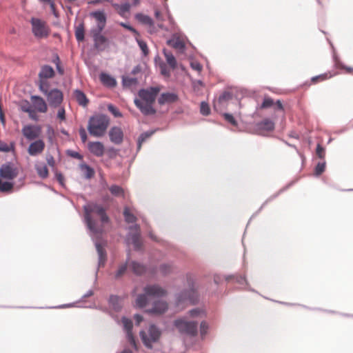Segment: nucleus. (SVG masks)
<instances>
[{
    "label": "nucleus",
    "instance_id": "4468645a",
    "mask_svg": "<svg viewBox=\"0 0 353 353\" xmlns=\"http://www.w3.org/2000/svg\"><path fill=\"white\" fill-rule=\"evenodd\" d=\"M110 141L114 144L119 145L123 140V132L119 127H112L109 132Z\"/></svg>",
    "mask_w": 353,
    "mask_h": 353
},
{
    "label": "nucleus",
    "instance_id": "7ed1b4c3",
    "mask_svg": "<svg viewBox=\"0 0 353 353\" xmlns=\"http://www.w3.org/2000/svg\"><path fill=\"white\" fill-rule=\"evenodd\" d=\"M109 125L108 117L99 114L90 118L87 128L90 135L94 137H101L105 134Z\"/></svg>",
    "mask_w": 353,
    "mask_h": 353
},
{
    "label": "nucleus",
    "instance_id": "69168bd1",
    "mask_svg": "<svg viewBox=\"0 0 353 353\" xmlns=\"http://www.w3.org/2000/svg\"><path fill=\"white\" fill-rule=\"evenodd\" d=\"M56 179L61 185H64V176L62 174L56 173Z\"/></svg>",
    "mask_w": 353,
    "mask_h": 353
},
{
    "label": "nucleus",
    "instance_id": "4d7b16f0",
    "mask_svg": "<svg viewBox=\"0 0 353 353\" xmlns=\"http://www.w3.org/2000/svg\"><path fill=\"white\" fill-rule=\"evenodd\" d=\"M79 135L83 143H85L88 139L86 132L83 128L79 129Z\"/></svg>",
    "mask_w": 353,
    "mask_h": 353
},
{
    "label": "nucleus",
    "instance_id": "a19ab883",
    "mask_svg": "<svg viewBox=\"0 0 353 353\" xmlns=\"http://www.w3.org/2000/svg\"><path fill=\"white\" fill-rule=\"evenodd\" d=\"M105 27L103 25H97V28H92L91 30V35L93 37V39L98 37L99 36L102 35L101 32L104 29Z\"/></svg>",
    "mask_w": 353,
    "mask_h": 353
},
{
    "label": "nucleus",
    "instance_id": "9d476101",
    "mask_svg": "<svg viewBox=\"0 0 353 353\" xmlns=\"http://www.w3.org/2000/svg\"><path fill=\"white\" fill-rule=\"evenodd\" d=\"M130 230L133 231V234H129L128 236V242L133 244L136 250H139L141 247V241L140 238V227L139 225H134L130 227Z\"/></svg>",
    "mask_w": 353,
    "mask_h": 353
},
{
    "label": "nucleus",
    "instance_id": "dca6fc26",
    "mask_svg": "<svg viewBox=\"0 0 353 353\" xmlns=\"http://www.w3.org/2000/svg\"><path fill=\"white\" fill-rule=\"evenodd\" d=\"M31 102L33 108L39 112H46L48 110L47 104L45 101L40 97L32 96Z\"/></svg>",
    "mask_w": 353,
    "mask_h": 353
},
{
    "label": "nucleus",
    "instance_id": "cd10ccee",
    "mask_svg": "<svg viewBox=\"0 0 353 353\" xmlns=\"http://www.w3.org/2000/svg\"><path fill=\"white\" fill-rule=\"evenodd\" d=\"M91 16L98 21L97 25H103V27L105 26L106 17L103 12L95 11L91 13Z\"/></svg>",
    "mask_w": 353,
    "mask_h": 353
},
{
    "label": "nucleus",
    "instance_id": "a211bd4d",
    "mask_svg": "<svg viewBox=\"0 0 353 353\" xmlns=\"http://www.w3.org/2000/svg\"><path fill=\"white\" fill-rule=\"evenodd\" d=\"M168 310V304L165 301H156L151 310H147L149 313L161 314L164 313Z\"/></svg>",
    "mask_w": 353,
    "mask_h": 353
},
{
    "label": "nucleus",
    "instance_id": "49530a36",
    "mask_svg": "<svg viewBox=\"0 0 353 353\" xmlns=\"http://www.w3.org/2000/svg\"><path fill=\"white\" fill-rule=\"evenodd\" d=\"M160 68H161V73L165 76V77H170V70L168 68L165 63H162L160 64Z\"/></svg>",
    "mask_w": 353,
    "mask_h": 353
},
{
    "label": "nucleus",
    "instance_id": "6e6552de",
    "mask_svg": "<svg viewBox=\"0 0 353 353\" xmlns=\"http://www.w3.org/2000/svg\"><path fill=\"white\" fill-rule=\"evenodd\" d=\"M42 128L39 125H26L23 127L21 132L24 137L29 141L35 140L41 134Z\"/></svg>",
    "mask_w": 353,
    "mask_h": 353
},
{
    "label": "nucleus",
    "instance_id": "864d4df0",
    "mask_svg": "<svg viewBox=\"0 0 353 353\" xmlns=\"http://www.w3.org/2000/svg\"><path fill=\"white\" fill-rule=\"evenodd\" d=\"M160 270L163 274H168L172 270V266L168 264L161 265Z\"/></svg>",
    "mask_w": 353,
    "mask_h": 353
},
{
    "label": "nucleus",
    "instance_id": "4c0bfd02",
    "mask_svg": "<svg viewBox=\"0 0 353 353\" xmlns=\"http://www.w3.org/2000/svg\"><path fill=\"white\" fill-rule=\"evenodd\" d=\"M49 86L50 85L47 79H39V89L46 95L49 92Z\"/></svg>",
    "mask_w": 353,
    "mask_h": 353
},
{
    "label": "nucleus",
    "instance_id": "774afa93",
    "mask_svg": "<svg viewBox=\"0 0 353 353\" xmlns=\"http://www.w3.org/2000/svg\"><path fill=\"white\" fill-rule=\"evenodd\" d=\"M191 66L192 69L196 71H201L202 69V66L199 63H192Z\"/></svg>",
    "mask_w": 353,
    "mask_h": 353
},
{
    "label": "nucleus",
    "instance_id": "393cba45",
    "mask_svg": "<svg viewBox=\"0 0 353 353\" xmlns=\"http://www.w3.org/2000/svg\"><path fill=\"white\" fill-rule=\"evenodd\" d=\"M259 130L264 131H272L274 129V123L269 119H265L257 123Z\"/></svg>",
    "mask_w": 353,
    "mask_h": 353
},
{
    "label": "nucleus",
    "instance_id": "c03bdc74",
    "mask_svg": "<svg viewBox=\"0 0 353 353\" xmlns=\"http://www.w3.org/2000/svg\"><path fill=\"white\" fill-rule=\"evenodd\" d=\"M108 110L115 117H121L122 114L120 112V111L118 110L117 108H116L114 105L112 104H109L108 105Z\"/></svg>",
    "mask_w": 353,
    "mask_h": 353
},
{
    "label": "nucleus",
    "instance_id": "5701e85b",
    "mask_svg": "<svg viewBox=\"0 0 353 353\" xmlns=\"http://www.w3.org/2000/svg\"><path fill=\"white\" fill-rule=\"evenodd\" d=\"M100 80L102 83L107 87L113 88L117 84L115 79L110 75L105 73L101 74Z\"/></svg>",
    "mask_w": 353,
    "mask_h": 353
},
{
    "label": "nucleus",
    "instance_id": "13d9d810",
    "mask_svg": "<svg viewBox=\"0 0 353 353\" xmlns=\"http://www.w3.org/2000/svg\"><path fill=\"white\" fill-rule=\"evenodd\" d=\"M126 268H127V267L125 265H121L116 273L115 277L119 278V277L121 276L125 272Z\"/></svg>",
    "mask_w": 353,
    "mask_h": 353
},
{
    "label": "nucleus",
    "instance_id": "ddd939ff",
    "mask_svg": "<svg viewBox=\"0 0 353 353\" xmlns=\"http://www.w3.org/2000/svg\"><path fill=\"white\" fill-rule=\"evenodd\" d=\"M88 148L96 157H102L105 153V147L100 141H90L88 143Z\"/></svg>",
    "mask_w": 353,
    "mask_h": 353
},
{
    "label": "nucleus",
    "instance_id": "de8ad7c7",
    "mask_svg": "<svg viewBox=\"0 0 353 353\" xmlns=\"http://www.w3.org/2000/svg\"><path fill=\"white\" fill-rule=\"evenodd\" d=\"M131 6L129 3L121 4L119 7L120 14H123L125 12H128L130 10Z\"/></svg>",
    "mask_w": 353,
    "mask_h": 353
},
{
    "label": "nucleus",
    "instance_id": "c9c22d12",
    "mask_svg": "<svg viewBox=\"0 0 353 353\" xmlns=\"http://www.w3.org/2000/svg\"><path fill=\"white\" fill-rule=\"evenodd\" d=\"M111 194L115 196H124L123 189L117 185H113L109 188Z\"/></svg>",
    "mask_w": 353,
    "mask_h": 353
},
{
    "label": "nucleus",
    "instance_id": "6e6d98bb",
    "mask_svg": "<svg viewBox=\"0 0 353 353\" xmlns=\"http://www.w3.org/2000/svg\"><path fill=\"white\" fill-rule=\"evenodd\" d=\"M121 26H123V28H126L127 30H130V32H132L134 34L135 37H137V36L139 37V32L131 26L128 25L125 23H121Z\"/></svg>",
    "mask_w": 353,
    "mask_h": 353
},
{
    "label": "nucleus",
    "instance_id": "2f4dec72",
    "mask_svg": "<svg viewBox=\"0 0 353 353\" xmlns=\"http://www.w3.org/2000/svg\"><path fill=\"white\" fill-rule=\"evenodd\" d=\"M136 19L141 23L148 25L150 26H153L154 23L152 19L148 17V15H145L141 13H139L136 14Z\"/></svg>",
    "mask_w": 353,
    "mask_h": 353
},
{
    "label": "nucleus",
    "instance_id": "f03ea898",
    "mask_svg": "<svg viewBox=\"0 0 353 353\" xmlns=\"http://www.w3.org/2000/svg\"><path fill=\"white\" fill-rule=\"evenodd\" d=\"M85 219L89 229L94 233H101L103 228L98 227L97 222L92 219V215L96 214L99 216L103 224L109 222V218L105 213V209L97 203H89L84 206Z\"/></svg>",
    "mask_w": 353,
    "mask_h": 353
},
{
    "label": "nucleus",
    "instance_id": "2eb2a0df",
    "mask_svg": "<svg viewBox=\"0 0 353 353\" xmlns=\"http://www.w3.org/2000/svg\"><path fill=\"white\" fill-rule=\"evenodd\" d=\"M122 323L123 324L124 328L127 332V337L129 343L134 347H136V343L134 337L132 332V322L130 319L123 317L122 318Z\"/></svg>",
    "mask_w": 353,
    "mask_h": 353
},
{
    "label": "nucleus",
    "instance_id": "79ce46f5",
    "mask_svg": "<svg viewBox=\"0 0 353 353\" xmlns=\"http://www.w3.org/2000/svg\"><path fill=\"white\" fill-rule=\"evenodd\" d=\"M136 40L139 44V46L141 49L143 54L148 55V54L149 52V50H148L146 43L145 41L141 40L140 39H139V37H137V36L136 37Z\"/></svg>",
    "mask_w": 353,
    "mask_h": 353
},
{
    "label": "nucleus",
    "instance_id": "7c9ffc66",
    "mask_svg": "<svg viewBox=\"0 0 353 353\" xmlns=\"http://www.w3.org/2000/svg\"><path fill=\"white\" fill-rule=\"evenodd\" d=\"M123 216L125 221L128 223H135L137 220L136 216L132 213L130 209L128 207H125L123 210Z\"/></svg>",
    "mask_w": 353,
    "mask_h": 353
},
{
    "label": "nucleus",
    "instance_id": "aec40b11",
    "mask_svg": "<svg viewBox=\"0 0 353 353\" xmlns=\"http://www.w3.org/2000/svg\"><path fill=\"white\" fill-rule=\"evenodd\" d=\"M54 75V71L53 68L50 65H43L39 74V79H48L53 77Z\"/></svg>",
    "mask_w": 353,
    "mask_h": 353
},
{
    "label": "nucleus",
    "instance_id": "f3484780",
    "mask_svg": "<svg viewBox=\"0 0 353 353\" xmlns=\"http://www.w3.org/2000/svg\"><path fill=\"white\" fill-rule=\"evenodd\" d=\"M272 107L279 110H283V104L280 100H277L274 102V100L270 97H265L260 106V109H266Z\"/></svg>",
    "mask_w": 353,
    "mask_h": 353
},
{
    "label": "nucleus",
    "instance_id": "58836bf2",
    "mask_svg": "<svg viewBox=\"0 0 353 353\" xmlns=\"http://www.w3.org/2000/svg\"><path fill=\"white\" fill-rule=\"evenodd\" d=\"M81 170L84 172L85 176L88 179L92 178L94 174V170L88 165H81Z\"/></svg>",
    "mask_w": 353,
    "mask_h": 353
},
{
    "label": "nucleus",
    "instance_id": "c85d7f7f",
    "mask_svg": "<svg viewBox=\"0 0 353 353\" xmlns=\"http://www.w3.org/2000/svg\"><path fill=\"white\" fill-rule=\"evenodd\" d=\"M35 169L38 175L42 178L46 179L48 176V169L44 163H37L35 165Z\"/></svg>",
    "mask_w": 353,
    "mask_h": 353
},
{
    "label": "nucleus",
    "instance_id": "4be33fe9",
    "mask_svg": "<svg viewBox=\"0 0 353 353\" xmlns=\"http://www.w3.org/2000/svg\"><path fill=\"white\" fill-rule=\"evenodd\" d=\"M74 96L80 105L83 107L88 105L89 101L85 94L82 91L76 90L74 92Z\"/></svg>",
    "mask_w": 353,
    "mask_h": 353
},
{
    "label": "nucleus",
    "instance_id": "1a4fd4ad",
    "mask_svg": "<svg viewBox=\"0 0 353 353\" xmlns=\"http://www.w3.org/2000/svg\"><path fill=\"white\" fill-rule=\"evenodd\" d=\"M18 174V169L11 163L3 164L0 168V176L3 179L12 180L17 176Z\"/></svg>",
    "mask_w": 353,
    "mask_h": 353
},
{
    "label": "nucleus",
    "instance_id": "bf43d9fd",
    "mask_svg": "<svg viewBox=\"0 0 353 353\" xmlns=\"http://www.w3.org/2000/svg\"><path fill=\"white\" fill-rule=\"evenodd\" d=\"M230 98H231V94L230 92H225L224 93H223V94H221L219 97V100L220 102H222L224 101H227V100L230 99Z\"/></svg>",
    "mask_w": 353,
    "mask_h": 353
},
{
    "label": "nucleus",
    "instance_id": "09e8293b",
    "mask_svg": "<svg viewBox=\"0 0 353 353\" xmlns=\"http://www.w3.org/2000/svg\"><path fill=\"white\" fill-rule=\"evenodd\" d=\"M325 168V163H319L315 168V172L317 175L321 174Z\"/></svg>",
    "mask_w": 353,
    "mask_h": 353
},
{
    "label": "nucleus",
    "instance_id": "bb28decb",
    "mask_svg": "<svg viewBox=\"0 0 353 353\" xmlns=\"http://www.w3.org/2000/svg\"><path fill=\"white\" fill-rule=\"evenodd\" d=\"M195 292L194 291H191L188 292V295L187 292L182 293L178 298V303L179 305L180 303L183 301H189L191 303H194L195 300L194 298Z\"/></svg>",
    "mask_w": 353,
    "mask_h": 353
},
{
    "label": "nucleus",
    "instance_id": "8fccbe9b",
    "mask_svg": "<svg viewBox=\"0 0 353 353\" xmlns=\"http://www.w3.org/2000/svg\"><path fill=\"white\" fill-rule=\"evenodd\" d=\"M12 145H8L0 140V151L1 152H10L12 149Z\"/></svg>",
    "mask_w": 353,
    "mask_h": 353
},
{
    "label": "nucleus",
    "instance_id": "423d86ee",
    "mask_svg": "<svg viewBox=\"0 0 353 353\" xmlns=\"http://www.w3.org/2000/svg\"><path fill=\"white\" fill-rule=\"evenodd\" d=\"M148 334L149 337H148L145 332L141 331L140 332V335L144 345L148 348H152V343L157 342L159 340L161 336V332L155 325H151L148 330Z\"/></svg>",
    "mask_w": 353,
    "mask_h": 353
},
{
    "label": "nucleus",
    "instance_id": "680f3d73",
    "mask_svg": "<svg viewBox=\"0 0 353 353\" xmlns=\"http://www.w3.org/2000/svg\"><path fill=\"white\" fill-rule=\"evenodd\" d=\"M57 117L61 121L65 120V112L63 108H61L58 111Z\"/></svg>",
    "mask_w": 353,
    "mask_h": 353
},
{
    "label": "nucleus",
    "instance_id": "5fc2aeb1",
    "mask_svg": "<svg viewBox=\"0 0 353 353\" xmlns=\"http://www.w3.org/2000/svg\"><path fill=\"white\" fill-rule=\"evenodd\" d=\"M208 330V325L205 321H203L200 325V332L202 336L206 334Z\"/></svg>",
    "mask_w": 353,
    "mask_h": 353
},
{
    "label": "nucleus",
    "instance_id": "338daca9",
    "mask_svg": "<svg viewBox=\"0 0 353 353\" xmlns=\"http://www.w3.org/2000/svg\"><path fill=\"white\" fill-rule=\"evenodd\" d=\"M201 313L202 312L199 309H194L190 311V314L192 317L197 316Z\"/></svg>",
    "mask_w": 353,
    "mask_h": 353
},
{
    "label": "nucleus",
    "instance_id": "37998d69",
    "mask_svg": "<svg viewBox=\"0 0 353 353\" xmlns=\"http://www.w3.org/2000/svg\"><path fill=\"white\" fill-rule=\"evenodd\" d=\"M200 112L204 116H208L210 113V108L208 103L201 102L200 105Z\"/></svg>",
    "mask_w": 353,
    "mask_h": 353
},
{
    "label": "nucleus",
    "instance_id": "3c124183",
    "mask_svg": "<svg viewBox=\"0 0 353 353\" xmlns=\"http://www.w3.org/2000/svg\"><path fill=\"white\" fill-rule=\"evenodd\" d=\"M337 66L339 68L344 70L346 73L353 74V68L352 67L346 66L341 63H338Z\"/></svg>",
    "mask_w": 353,
    "mask_h": 353
},
{
    "label": "nucleus",
    "instance_id": "0eeeda50",
    "mask_svg": "<svg viewBox=\"0 0 353 353\" xmlns=\"http://www.w3.org/2000/svg\"><path fill=\"white\" fill-rule=\"evenodd\" d=\"M32 32L37 38H45L49 34V29L46 23L39 19H32L31 21Z\"/></svg>",
    "mask_w": 353,
    "mask_h": 353
},
{
    "label": "nucleus",
    "instance_id": "c756f323",
    "mask_svg": "<svg viewBox=\"0 0 353 353\" xmlns=\"http://www.w3.org/2000/svg\"><path fill=\"white\" fill-rule=\"evenodd\" d=\"M334 75V74H332L330 72H325V73H323V74H321L313 77L311 79V82L312 83L315 84V83H317L319 82H321V81H325L327 79H329L332 78Z\"/></svg>",
    "mask_w": 353,
    "mask_h": 353
},
{
    "label": "nucleus",
    "instance_id": "ea45409f",
    "mask_svg": "<svg viewBox=\"0 0 353 353\" xmlns=\"http://www.w3.org/2000/svg\"><path fill=\"white\" fill-rule=\"evenodd\" d=\"M154 132H146L141 134L138 140V148L140 149L142 143L149 137H150L153 134Z\"/></svg>",
    "mask_w": 353,
    "mask_h": 353
},
{
    "label": "nucleus",
    "instance_id": "f257e3e1",
    "mask_svg": "<svg viewBox=\"0 0 353 353\" xmlns=\"http://www.w3.org/2000/svg\"><path fill=\"white\" fill-rule=\"evenodd\" d=\"M159 91L160 89L158 87H151L139 91V99H135L134 102L143 114L152 115L156 113L153 104Z\"/></svg>",
    "mask_w": 353,
    "mask_h": 353
},
{
    "label": "nucleus",
    "instance_id": "20e7f679",
    "mask_svg": "<svg viewBox=\"0 0 353 353\" xmlns=\"http://www.w3.org/2000/svg\"><path fill=\"white\" fill-rule=\"evenodd\" d=\"M144 294H139L136 299V305L142 308L150 298H159L166 294V291L158 285H149L144 288Z\"/></svg>",
    "mask_w": 353,
    "mask_h": 353
},
{
    "label": "nucleus",
    "instance_id": "e2e57ef3",
    "mask_svg": "<svg viewBox=\"0 0 353 353\" xmlns=\"http://www.w3.org/2000/svg\"><path fill=\"white\" fill-rule=\"evenodd\" d=\"M46 161H47L48 164L50 166H51V167H54V166L55 161H54V157L52 155L47 156Z\"/></svg>",
    "mask_w": 353,
    "mask_h": 353
},
{
    "label": "nucleus",
    "instance_id": "a878e982",
    "mask_svg": "<svg viewBox=\"0 0 353 353\" xmlns=\"http://www.w3.org/2000/svg\"><path fill=\"white\" fill-rule=\"evenodd\" d=\"M163 54L168 64L170 65L171 69H175L176 68L177 63L172 53L166 50H163Z\"/></svg>",
    "mask_w": 353,
    "mask_h": 353
},
{
    "label": "nucleus",
    "instance_id": "f8f14e48",
    "mask_svg": "<svg viewBox=\"0 0 353 353\" xmlns=\"http://www.w3.org/2000/svg\"><path fill=\"white\" fill-rule=\"evenodd\" d=\"M45 146L46 144L42 139L36 140L30 144L28 152L30 156H37L43 152Z\"/></svg>",
    "mask_w": 353,
    "mask_h": 353
},
{
    "label": "nucleus",
    "instance_id": "a18cd8bd",
    "mask_svg": "<svg viewBox=\"0 0 353 353\" xmlns=\"http://www.w3.org/2000/svg\"><path fill=\"white\" fill-rule=\"evenodd\" d=\"M223 117H224V119L228 122L231 123L232 125H234V126L237 125V122H236V121L235 120V119L234 118V117L232 114H230L229 113H225L223 114Z\"/></svg>",
    "mask_w": 353,
    "mask_h": 353
},
{
    "label": "nucleus",
    "instance_id": "9b49d317",
    "mask_svg": "<svg viewBox=\"0 0 353 353\" xmlns=\"http://www.w3.org/2000/svg\"><path fill=\"white\" fill-rule=\"evenodd\" d=\"M46 97L50 105L54 107L59 106L63 98L62 92L58 89L51 90Z\"/></svg>",
    "mask_w": 353,
    "mask_h": 353
},
{
    "label": "nucleus",
    "instance_id": "603ef678",
    "mask_svg": "<svg viewBox=\"0 0 353 353\" xmlns=\"http://www.w3.org/2000/svg\"><path fill=\"white\" fill-rule=\"evenodd\" d=\"M316 155L321 158L323 159L325 157V150L324 148L319 144L317 145L316 150Z\"/></svg>",
    "mask_w": 353,
    "mask_h": 353
},
{
    "label": "nucleus",
    "instance_id": "b1692460",
    "mask_svg": "<svg viewBox=\"0 0 353 353\" xmlns=\"http://www.w3.org/2000/svg\"><path fill=\"white\" fill-rule=\"evenodd\" d=\"M167 43L169 46L179 50H183L185 48V43L179 37H173L168 40Z\"/></svg>",
    "mask_w": 353,
    "mask_h": 353
},
{
    "label": "nucleus",
    "instance_id": "473e14b6",
    "mask_svg": "<svg viewBox=\"0 0 353 353\" xmlns=\"http://www.w3.org/2000/svg\"><path fill=\"white\" fill-rule=\"evenodd\" d=\"M84 24L83 23H80L75 28V37L78 41H83L84 40Z\"/></svg>",
    "mask_w": 353,
    "mask_h": 353
},
{
    "label": "nucleus",
    "instance_id": "72a5a7b5",
    "mask_svg": "<svg viewBox=\"0 0 353 353\" xmlns=\"http://www.w3.org/2000/svg\"><path fill=\"white\" fill-rule=\"evenodd\" d=\"M130 267L133 272L137 274H141L145 271V267L137 262H132L130 264Z\"/></svg>",
    "mask_w": 353,
    "mask_h": 353
},
{
    "label": "nucleus",
    "instance_id": "0e129e2a",
    "mask_svg": "<svg viewBox=\"0 0 353 353\" xmlns=\"http://www.w3.org/2000/svg\"><path fill=\"white\" fill-rule=\"evenodd\" d=\"M29 113V117L30 119L34 121H37L38 118L34 111L32 110L31 109H28L26 110Z\"/></svg>",
    "mask_w": 353,
    "mask_h": 353
},
{
    "label": "nucleus",
    "instance_id": "412c9836",
    "mask_svg": "<svg viewBox=\"0 0 353 353\" xmlns=\"http://www.w3.org/2000/svg\"><path fill=\"white\" fill-rule=\"evenodd\" d=\"M94 47L100 50H103L108 44V39L103 35L94 39Z\"/></svg>",
    "mask_w": 353,
    "mask_h": 353
},
{
    "label": "nucleus",
    "instance_id": "6ab92c4d",
    "mask_svg": "<svg viewBox=\"0 0 353 353\" xmlns=\"http://www.w3.org/2000/svg\"><path fill=\"white\" fill-rule=\"evenodd\" d=\"M178 100V96L174 93L165 92L162 93L158 99V102L160 105L165 103H170L175 102Z\"/></svg>",
    "mask_w": 353,
    "mask_h": 353
},
{
    "label": "nucleus",
    "instance_id": "052dcab7",
    "mask_svg": "<svg viewBox=\"0 0 353 353\" xmlns=\"http://www.w3.org/2000/svg\"><path fill=\"white\" fill-rule=\"evenodd\" d=\"M136 83V79L134 78H125L123 79V84L125 85H132Z\"/></svg>",
    "mask_w": 353,
    "mask_h": 353
},
{
    "label": "nucleus",
    "instance_id": "e433bc0d",
    "mask_svg": "<svg viewBox=\"0 0 353 353\" xmlns=\"http://www.w3.org/2000/svg\"><path fill=\"white\" fill-rule=\"evenodd\" d=\"M97 250L99 257V265H103L106 259V253L103 248L99 245L97 244Z\"/></svg>",
    "mask_w": 353,
    "mask_h": 353
},
{
    "label": "nucleus",
    "instance_id": "39448f33",
    "mask_svg": "<svg viewBox=\"0 0 353 353\" xmlns=\"http://www.w3.org/2000/svg\"><path fill=\"white\" fill-rule=\"evenodd\" d=\"M174 325L181 334L195 336L198 333V322L179 319L174 321Z\"/></svg>",
    "mask_w": 353,
    "mask_h": 353
},
{
    "label": "nucleus",
    "instance_id": "f704fd0d",
    "mask_svg": "<svg viewBox=\"0 0 353 353\" xmlns=\"http://www.w3.org/2000/svg\"><path fill=\"white\" fill-rule=\"evenodd\" d=\"M110 303L115 310H119L121 307V299L115 295L110 297Z\"/></svg>",
    "mask_w": 353,
    "mask_h": 353
}]
</instances>
